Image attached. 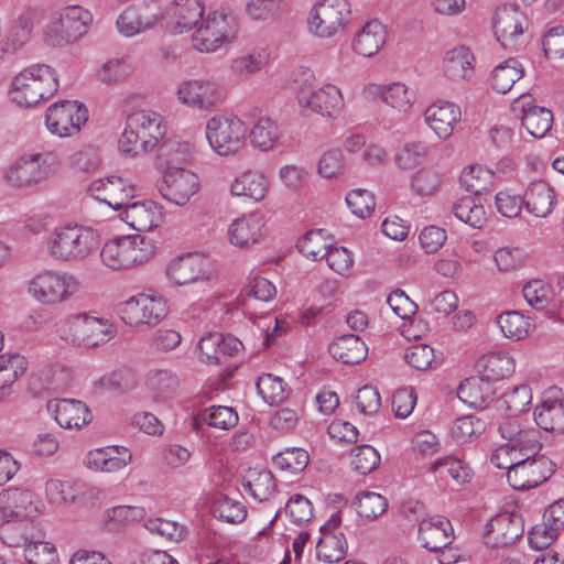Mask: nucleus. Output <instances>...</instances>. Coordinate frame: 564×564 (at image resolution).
I'll list each match as a JSON object with an SVG mask.
<instances>
[{
  "label": "nucleus",
  "instance_id": "obj_1",
  "mask_svg": "<svg viewBox=\"0 0 564 564\" xmlns=\"http://www.w3.org/2000/svg\"><path fill=\"white\" fill-rule=\"evenodd\" d=\"M46 252L57 262L79 263L94 256L100 237L91 227L67 224L55 227L45 240Z\"/></svg>",
  "mask_w": 564,
  "mask_h": 564
},
{
  "label": "nucleus",
  "instance_id": "obj_2",
  "mask_svg": "<svg viewBox=\"0 0 564 564\" xmlns=\"http://www.w3.org/2000/svg\"><path fill=\"white\" fill-rule=\"evenodd\" d=\"M292 89L304 112L336 118L344 109L345 102L340 89L332 84L318 87L314 72L310 68L301 67L294 72Z\"/></svg>",
  "mask_w": 564,
  "mask_h": 564
},
{
  "label": "nucleus",
  "instance_id": "obj_3",
  "mask_svg": "<svg viewBox=\"0 0 564 564\" xmlns=\"http://www.w3.org/2000/svg\"><path fill=\"white\" fill-rule=\"evenodd\" d=\"M58 89L55 70L45 64L31 65L12 80L10 96L14 104L31 107L52 97Z\"/></svg>",
  "mask_w": 564,
  "mask_h": 564
},
{
  "label": "nucleus",
  "instance_id": "obj_4",
  "mask_svg": "<svg viewBox=\"0 0 564 564\" xmlns=\"http://www.w3.org/2000/svg\"><path fill=\"white\" fill-rule=\"evenodd\" d=\"M162 117L149 110H140L127 118L126 128L119 140L124 155L138 156L151 151L164 135Z\"/></svg>",
  "mask_w": 564,
  "mask_h": 564
},
{
  "label": "nucleus",
  "instance_id": "obj_5",
  "mask_svg": "<svg viewBox=\"0 0 564 564\" xmlns=\"http://www.w3.org/2000/svg\"><path fill=\"white\" fill-rule=\"evenodd\" d=\"M154 253L155 245L152 239L142 235H130L107 241L100 251V258L106 267L122 270L148 262Z\"/></svg>",
  "mask_w": 564,
  "mask_h": 564
},
{
  "label": "nucleus",
  "instance_id": "obj_6",
  "mask_svg": "<svg viewBox=\"0 0 564 564\" xmlns=\"http://www.w3.org/2000/svg\"><path fill=\"white\" fill-rule=\"evenodd\" d=\"M206 139L219 156H235L246 145L248 127L235 115H216L206 123Z\"/></svg>",
  "mask_w": 564,
  "mask_h": 564
},
{
  "label": "nucleus",
  "instance_id": "obj_7",
  "mask_svg": "<svg viewBox=\"0 0 564 564\" xmlns=\"http://www.w3.org/2000/svg\"><path fill=\"white\" fill-rule=\"evenodd\" d=\"M79 290L80 282L74 274L57 270H42L28 283L29 294L43 305L67 302Z\"/></svg>",
  "mask_w": 564,
  "mask_h": 564
},
{
  "label": "nucleus",
  "instance_id": "obj_8",
  "mask_svg": "<svg viewBox=\"0 0 564 564\" xmlns=\"http://www.w3.org/2000/svg\"><path fill=\"white\" fill-rule=\"evenodd\" d=\"M238 32V18L230 9H218L207 15L193 34V45L199 52L212 53L231 42Z\"/></svg>",
  "mask_w": 564,
  "mask_h": 564
},
{
  "label": "nucleus",
  "instance_id": "obj_9",
  "mask_svg": "<svg viewBox=\"0 0 564 564\" xmlns=\"http://www.w3.org/2000/svg\"><path fill=\"white\" fill-rule=\"evenodd\" d=\"M527 457L522 464L507 471L510 486L517 490L535 488L545 482L554 473L555 464L544 455H538L542 445L538 440H525Z\"/></svg>",
  "mask_w": 564,
  "mask_h": 564
},
{
  "label": "nucleus",
  "instance_id": "obj_10",
  "mask_svg": "<svg viewBox=\"0 0 564 564\" xmlns=\"http://www.w3.org/2000/svg\"><path fill=\"white\" fill-rule=\"evenodd\" d=\"M58 164L59 160L53 152L23 156L8 169L6 180L13 187L31 186L53 175Z\"/></svg>",
  "mask_w": 564,
  "mask_h": 564
},
{
  "label": "nucleus",
  "instance_id": "obj_11",
  "mask_svg": "<svg viewBox=\"0 0 564 564\" xmlns=\"http://www.w3.org/2000/svg\"><path fill=\"white\" fill-rule=\"evenodd\" d=\"M351 14L348 0H319L308 18V30L315 36L329 39L343 31Z\"/></svg>",
  "mask_w": 564,
  "mask_h": 564
},
{
  "label": "nucleus",
  "instance_id": "obj_12",
  "mask_svg": "<svg viewBox=\"0 0 564 564\" xmlns=\"http://www.w3.org/2000/svg\"><path fill=\"white\" fill-rule=\"evenodd\" d=\"M93 21L91 13L80 6H67L58 13V19L46 34L53 46H66L84 36Z\"/></svg>",
  "mask_w": 564,
  "mask_h": 564
},
{
  "label": "nucleus",
  "instance_id": "obj_13",
  "mask_svg": "<svg viewBox=\"0 0 564 564\" xmlns=\"http://www.w3.org/2000/svg\"><path fill=\"white\" fill-rule=\"evenodd\" d=\"M112 335L108 321L79 313L68 318L63 339L74 346L93 348L107 343Z\"/></svg>",
  "mask_w": 564,
  "mask_h": 564
},
{
  "label": "nucleus",
  "instance_id": "obj_14",
  "mask_svg": "<svg viewBox=\"0 0 564 564\" xmlns=\"http://www.w3.org/2000/svg\"><path fill=\"white\" fill-rule=\"evenodd\" d=\"M117 312L127 325L154 326L166 315L167 306L162 296L141 293L120 303Z\"/></svg>",
  "mask_w": 564,
  "mask_h": 564
},
{
  "label": "nucleus",
  "instance_id": "obj_15",
  "mask_svg": "<svg viewBox=\"0 0 564 564\" xmlns=\"http://www.w3.org/2000/svg\"><path fill=\"white\" fill-rule=\"evenodd\" d=\"M88 120L87 109L78 101L62 100L48 107L45 113L47 130L59 138L72 137Z\"/></svg>",
  "mask_w": 564,
  "mask_h": 564
},
{
  "label": "nucleus",
  "instance_id": "obj_16",
  "mask_svg": "<svg viewBox=\"0 0 564 564\" xmlns=\"http://www.w3.org/2000/svg\"><path fill=\"white\" fill-rule=\"evenodd\" d=\"M173 159L167 161L159 191L163 198L177 205H186L199 189L197 174L183 167L173 166Z\"/></svg>",
  "mask_w": 564,
  "mask_h": 564
},
{
  "label": "nucleus",
  "instance_id": "obj_17",
  "mask_svg": "<svg viewBox=\"0 0 564 564\" xmlns=\"http://www.w3.org/2000/svg\"><path fill=\"white\" fill-rule=\"evenodd\" d=\"M213 272L210 259L196 252L174 258L170 261L165 270L169 281L177 286L209 280Z\"/></svg>",
  "mask_w": 564,
  "mask_h": 564
},
{
  "label": "nucleus",
  "instance_id": "obj_18",
  "mask_svg": "<svg viewBox=\"0 0 564 564\" xmlns=\"http://www.w3.org/2000/svg\"><path fill=\"white\" fill-rule=\"evenodd\" d=\"M87 191L93 198L115 210L123 209L135 195V186L119 175L96 180L90 183Z\"/></svg>",
  "mask_w": 564,
  "mask_h": 564
},
{
  "label": "nucleus",
  "instance_id": "obj_19",
  "mask_svg": "<svg viewBox=\"0 0 564 564\" xmlns=\"http://www.w3.org/2000/svg\"><path fill=\"white\" fill-rule=\"evenodd\" d=\"M492 25L495 35L505 48H516L527 26V18L516 4H502L497 8Z\"/></svg>",
  "mask_w": 564,
  "mask_h": 564
},
{
  "label": "nucleus",
  "instance_id": "obj_20",
  "mask_svg": "<svg viewBox=\"0 0 564 564\" xmlns=\"http://www.w3.org/2000/svg\"><path fill=\"white\" fill-rule=\"evenodd\" d=\"M177 99L189 108L210 111L221 102L218 85L209 79H189L178 85Z\"/></svg>",
  "mask_w": 564,
  "mask_h": 564
},
{
  "label": "nucleus",
  "instance_id": "obj_21",
  "mask_svg": "<svg viewBox=\"0 0 564 564\" xmlns=\"http://www.w3.org/2000/svg\"><path fill=\"white\" fill-rule=\"evenodd\" d=\"M163 18L162 8L156 0L127 8L117 19L120 33L133 36L154 26Z\"/></svg>",
  "mask_w": 564,
  "mask_h": 564
},
{
  "label": "nucleus",
  "instance_id": "obj_22",
  "mask_svg": "<svg viewBox=\"0 0 564 564\" xmlns=\"http://www.w3.org/2000/svg\"><path fill=\"white\" fill-rule=\"evenodd\" d=\"M41 507V500L31 490L8 488L0 492V513L4 518L31 519Z\"/></svg>",
  "mask_w": 564,
  "mask_h": 564
},
{
  "label": "nucleus",
  "instance_id": "obj_23",
  "mask_svg": "<svg viewBox=\"0 0 564 564\" xmlns=\"http://www.w3.org/2000/svg\"><path fill=\"white\" fill-rule=\"evenodd\" d=\"M524 532L522 517L502 513L486 525L487 543L494 547H506L519 540Z\"/></svg>",
  "mask_w": 564,
  "mask_h": 564
},
{
  "label": "nucleus",
  "instance_id": "obj_24",
  "mask_svg": "<svg viewBox=\"0 0 564 564\" xmlns=\"http://www.w3.org/2000/svg\"><path fill=\"white\" fill-rule=\"evenodd\" d=\"M46 409L54 416L57 424L64 429H80L91 420L89 409L78 400H50Z\"/></svg>",
  "mask_w": 564,
  "mask_h": 564
},
{
  "label": "nucleus",
  "instance_id": "obj_25",
  "mask_svg": "<svg viewBox=\"0 0 564 564\" xmlns=\"http://www.w3.org/2000/svg\"><path fill=\"white\" fill-rule=\"evenodd\" d=\"M132 460L130 451L123 446H106L89 451L85 458L88 469L115 473L127 467Z\"/></svg>",
  "mask_w": 564,
  "mask_h": 564
},
{
  "label": "nucleus",
  "instance_id": "obj_26",
  "mask_svg": "<svg viewBox=\"0 0 564 564\" xmlns=\"http://www.w3.org/2000/svg\"><path fill=\"white\" fill-rule=\"evenodd\" d=\"M122 210V220L137 231H150L163 221L162 207L152 200L129 202Z\"/></svg>",
  "mask_w": 564,
  "mask_h": 564
},
{
  "label": "nucleus",
  "instance_id": "obj_27",
  "mask_svg": "<svg viewBox=\"0 0 564 564\" xmlns=\"http://www.w3.org/2000/svg\"><path fill=\"white\" fill-rule=\"evenodd\" d=\"M45 534L32 519L6 521L0 525V540L9 547H26L32 541L44 539Z\"/></svg>",
  "mask_w": 564,
  "mask_h": 564
},
{
  "label": "nucleus",
  "instance_id": "obj_28",
  "mask_svg": "<svg viewBox=\"0 0 564 564\" xmlns=\"http://www.w3.org/2000/svg\"><path fill=\"white\" fill-rule=\"evenodd\" d=\"M453 527L448 519L442 516L424 518L419 527V539L423 547L437 552L446 549L453 540Z\"/></svg>",
  "mask_w": 564,
  "mask_h": 564
},
{
  "label": "nucleus",
  "instance_id": "obj_29",
  "mask_svg": "<svg viewBox=\"0 0 564 564\" xmlns=\"http://www.w3.org/2000/svg\"><path fill=\"white\" fill-rule=\"evenodd\" d=\"M460 115V109L455 104L437 101L426 108L424 120L438 138L446 139L452 135Z\"/></svg>",
  "mask_w": 564,
  "mask_h": 564
},
{
  "label": "nucleus",
  "instance_id": "obj_30",
  "mask_svg": "<svg viewBox=\"0 0 564 564\" xmlns=\"http://www.w3.org/2000/svg\"><path fill=\"white\" fill-rule=\"evenodd\" d=\"M263 225L262 217L254 213L235 219L228 228L230 243L238 248L257 243L262 237Z\"/></svg>",
  "mask_w": 564,
  "mask_h": 564
},
{
  "label": "nucleus",
  "instance_id": "obj_31",
  "mask_svg": "<svg viewBox=\"0 0 564 564\" xmlns=\"http://www.w3.org/2000/svg\"><path fill=\"white\" fill-rule=\"evenodd\" d=\"M475 57L466 46H457L445 53L443 58L444 76L455 83L468 80L475 72Z\"/></svg>",
  "mask_w": 564,
  "mask_h": 564
},
{
  "label": "nucleus",
  "instance_id": "obj_32",
  "mask_svg": "<svg viewBox=\"0 0 564 564\" xmlns=\"http://www.w3.org/2000/svg\"><path fill=\"white\" fill-rule=\"evenodd\" d=\"M204 13V8L199 0H174L167 14L174 22V32L183 33L197 25Z\"/></svg>",
  "mask_w": 564,
  "mask_h": 564
},
{
  "label": "nucleus",
  "instance_id": "obj_33",
  "mask_svg": "<svg viewBox=\"0 0 564 564\" xmlns=\"http://www.w3.org/2000/svg\"><path fill=\"white\" fill-rule=\"evenodd\" d=\"M329 354L338 361L355 365L362 361L368 354V347L359 336L347 334L335 338L329 345Z\"/></svg>",
  "mask_w": 564,
  "mask_h": 564
},
{
  "label": "nucleus",
  "instance_id": "obj_34",
  "mask_svg": "<svg viewBox=\"0 0 564 564\" xmlns=\"http://www.w3.org/2000/svg\"><path fill=\"white\" fill-rule=\"evenodd\" d=\"M268 186V180L264 174L257 171H246L232 181L230 194L260 202L267 195Z\"/></svg>",
  "mask_w": 564,
  "mask_h": 564
},
{
  "label": "nucleus",
  "instance_id": "obj_35",
  "mask_svg": "<svg viewBox=\"0 0 564 564\" xmlns=\"http://www.w3.org/2000/svg\"><path fill=\"white\" fill-rule=\"evenodd\" d=\"M384 42V25L378 20H371L356 34L352 47L357 54L370 57L379 52Z\"/></svg>",
  "mask_w": 564,
  "mask_h": 564
},
{
  "label": "nucleus",
  "instance_id": "obj_36",
  "mask_svg": "<svg viewBox=\"0 0 564 564\" xmlns=\"http://www.w3.org/2000/svg\"><path fill=\"white\" fill-rule=\"evenodd\" d=\"M554 192L544 181L532 182L522 198L529 213L546 217L554 206Z\"/></svg>",
  "mask_w": 564,
  "mask_h": 564
},
{
  "label": "nucleus",
  "instance_id": "obj_37",
  "mask_svg": "<svg viewBox=\"0 0 564 564\" xmlns=\"http://www.w3.org/2000/svg\"><path fill=\"white\" fill-rule=\"evenodd\" d=\"M534 421L544 431L564 433V400H544L534 411Z\"/></svg>",
  "mask_w": 564,
  "mask_h": 564
},
{
  "label": "nucleus",
  "instance_id": "obj_38",
  "mask_svg": "<svg viewBox=\"0 0 564 564\" xmlns=\"http://www.w3.org/2000/svg\"><path fill=\"white\" fill-rule=\"evenodd\" d=\"M373 88V95L379 96L387 106L400 113L409 112L414 104V93L403 83L398 82Z\"/></svg>",
  "mask_w": 564,
  "mask_h": 564
},
{
  "label": "nucleus",
  "instance_id": "obj_39",
  "mask_svg": "<svg viewBox=\"0 0 564 564\" xmlns=\"http://www.w3.org/2000/svg\"><path fill=\"white\" fill-rule=\"evenodd\" d=\"M3 334L0 332V390H8L28 368V361L19 352H2Z\"/></svg>",
  "mask_w": 564,
  "mask_h": 564
},
{
  "label": "nucleus",
  "instance_id": "obj_40",
  "mask_svg": "<svg viewBox=\"0 0 564 564\" xmlns=\"http://www.w3.org/2000/svg\"><path fill=\"white\" fill-rule=\"evenodd\" d=\"M477 367L489 381L500 380L514 372L516 362L508 352L495 351L480 357Z\"/></svg>",
  "mask_w": 564,
  "mask_h": 564
},
{
  "label": "nucleus",
  "instance_id": "obj_41",
  "mask_svg": "<svg viewBox=\"0 0 564 564\" xmlns=\"http://www.w3.org/2000/svg\"><path fill=\"white\" fill-rule=\"evenodd\" d=\"M458 397L471 408H484L492 399L490 381L484 376L468 378L459 384Z\"/></svg>",
  "mask_w": 564,
  "mask_h": 564
},
{
  "label": "nucleus",
  "instance_id": "obj_42",
  "mask_svg": "<svg viewBox=\"0 0 564 564\" xmlns=\"http://www.w3.org/2000/svg\"><path fill=\"white\" fill-rule=\"evenodd\" d=\"M249 137L253 148L260 151H270L275 148L281 132L274 120L261 117L253 123Z\"/></svg>",
  "mask_w": 564,
  "mask_h": 564
},
{
  "label": "nucleus",
  "instance_id": "obj_43",
  "mask_svg": "<svg viewBox=\"0 0 564 564\" xmlns=\"http://www.w3.org/2000/svg\"><path fill=\"white\" fill-rule=\"evenodd\" d=\"M523 75L524 70L519 61L509 58L494 68L491 86L497 93L507 94Z\"/></svg>",
  "mask_w": 564,
  "mask_h": 564
},
{
  "label": "nucleus",
  "instance_id": "obj_44",
  "mask_svg": "<svg viewBox=\"0 0 564 564\" xmlns=\"http://www.w3.org/2000/svg\"><path fill=\"white\" fill-rule=\"evenodd\" d=\"M522 124L524 128L534 138L544 137L552 128L553 115L551 110L538 106L528 107L527 104H522Z\"/></svg>",
  "mask_w": 564,
  "mask_h": 564
},
{
  "label": "nucleus",
  "instance_id": "obj_45",
  "mask_svg": "<svg viewBox=\"0 0 564 564\" xmlns=\"http://www.w3.org/2000/svg\"><path fill=\"white\" fill-rule=\"evenodd\" d=\"M347 541L344 534L335 535L324 532L316 545L317 556L325 563H338L347 553Z\"/></svg>",
  "mask_w": 564,
  "mask_h": 564
},
{
  "label": "nucleus",
  "instance_id": "obj_46",
  "mask_svg": "<svg viewBox=\"0 0 564 564\" xmlns=\"http://www.w3.org/2000/svg\"><path fill=\"white\" fill-rule=\"evenodd\" d=\"M532 401V392L529 386L520 384L506 392L498 400V409H505L509 416H516L528 410Z\"/></svg>",
  "mask_w": 564,
  "mask_h": 564
},
{
  "label": "nucleus",
  "instance_id": "obj_47",
  "mask_svg": "<svg viewBox=\"0 0 564 564\" xmlns=\"http://www.w3.org/2000/svg\"><path fill=\"white\" fill-rule=\"evenodd\" d=\"M522 293L528 304L536 311L547 308L554 300L553 288L540 279L525 283Z\"/></svg>",
  "mask_w": 564,
  "mask_h": 564
},
{
  "label": "nucleus",
  "instance_id": "obj_48",
  "mask_svg": "<svg viewBox=\"0 0 564 564\" xmlns=\"http://www.w3.org/2000/svg\"><path fill=\"white\" fill-rule=\"evenodd\" d=\"M452 212L458 220L474 228H480L486 220L482 205L477 203L473 196H467L456 202L452 207Z\"/></svg>",
  "mask_w": 564,
  "mask_h": 564
},
{
  "label": "nucleus",
  "instance_id": "obj_49",
  "mask_svg": "<svg viewBox=\"0 0 564 564\" xmlns=\"http://www.w3.org/2000/svg\"><path fill=\"white\" fill-rule=\"evenodd\" d=\"M497 323L505 337L520 340L523 339L530 328L529 318L517 311H509L497 317Z\"/></svg>",
  "mask_w": 564,
  "mask_h": 564
},
{
  "label": "nucleus",
  "instance_id": "obj_50",
  "mask_svg": "<svg viewBox=\"0 0 564 564\" xmlns=\"http://www.w3.org/2000/svg\"><path fill=\"white\" fill-rule=\"evenodd\" d=\"M430 470L433 473L440 471L441 475L446 473L459 485L469 482L471 479L469 466L464 460L454 456L438 458L431 465Z\"/></svg>",
  "mask_w": 564,
  "mask_h": 564
},
{
  "label": "nucleus",
  "instance_id": "obj_51",
  "mask_svg": "<svg viewBox=\"0 0 564 564\" xmlns=\"http://www.w3.org/2000/svg\"><path fill=\"white\" fill-rule=\"evenodd\" d=\"M329 243L324 237V229L311 230L297 242L299 251L306 258L316 261L327 254Z\"/></svg>",
  "mask_w": 564,
  "mask_h": 564
},
{
  "label": "nucleus",
  "instance_id": "obj_52",
  "mask_svg": "<svg viewBox=\"0 0 564 564\" xmlns=\"http://www.w3.org/2000/svg\"><path fill=\"white\" fill-rule=\"evenodd\" d=\"M354 505L358 514L365 519L378 518L388 507L387 499L373 491H364L357 495Z\"/></svg>",
  "mask_w": 564,
  "mask_h": 564
},
{
  "label": "nucleus",
  "instance_id": "obj_53",
  "mask_svg": "<svg viewBox=\"0 0 564 564\" xmlns=\"http://www.w3.org/2000/svg\"><path fill=\"white\" fill-rule=\"evenodd\" d=\"M492 180L494 173L481 165H470L460 175L462 184L468 192L476 195L487 191L492 184Z\"/></svg>",
  "mask_w": 564,
  "mask_h": 564
},
{
  "label": "nucleus",
  "instance_id": "obj_54",
  "mask_svg": "<svg viewBox=\"0 0 564 564\" xmlns=\"http://www.w3.org/2000/svg\"><path fill=\"white\" fill-rule=\"evenodd\" d=\"M427 147L423 142H409L400 148L394 155V163L402 171L420 165L426 158Z\"/></svg>",
  "mask_w": 564,
  "mask_h": 564
},
{
  "label": "nucleus",
  "instance_id": "obj_55",
  "mask_svg": "<svg viewBox=\"0 0 564 564\" xmlns=\"http://www.w3.org/2000/svg\"><path fill=\"white\" fill-rule=\"evenodd\" d=\"M214 513L229 523L242 522L247 517L246 506L236 499L220 495L215 499Z\"/></svg>",
  "mask_w": 564,
  "mask_h": 564
},
{
  "label": "nucleus",
  "instance_id": "obj_56",
  "mask_svg": "<svg viewBox=\"0 0 564 564\" xmlns=\"http://www.w3.org/2000/svg\"><path fill=\"white\" fill-rule=\"evenodd\" d=\"M148 386L161 395L173 394L180 384V378L171 369H153L147 376Z\"/></svg>",
  "mask_w": 564,
  "mask_h": 564
},
{
  "label": "nucleus",
  "instance_id": "obj_57",
  "mask_svg": "<svg viewBox=\"0 0 564 564\" xmlns=\"http://www.w3.org/2000/svg\"><path fill=\"white\" fill-rule=\"evenodd\" d=\"M308 462V453L300 447L288 448L273 457V464L276 468L293 474L304 470Z\"/></svg>",
  "mask_w": 564,
  "mask_h": 564
},
{
  "label": "nucleus",
  "instance_id": "obj_58",
  "mask_svg": "<svg viewBox=\"0 0 564 564\" xmlns=\"http://www.w3.org/2000/svg\"><path fill=\"white\" fill-rule=\"evenodd\" d=\"M257 390L269 404H279L286 398L283 380L271 373H264L257 380Z\"/></svg>",
  "mask_w": 564,
  "mask_h": 564
},
{
  "label": "nucleus",
  "instance_id": "obj_59",
  "mask_svg": "<svg viewBox=\"0 0 564 564\" xmlns=\"http://www.w3.org/2000/svg\"><path fill=\"white\" fill-rule=\"evenodd\" d=\"M243 487L259 501L269 500L275 492L274 477L267 469L257 473L253 478L243 484Z\"/></svg>",
  "mask_w": 564,
  "mask_h": 564
},
{
  "label": "nucleus",
  "instance_id": "obj_60",
  "mask_svg": "<svg viewBox=\"0 0 564 564\" xmlns=\"http://www.w3.org/2000/svg\"><path fill=\"white\" fill-rule=\"evenodd\" d=\"M486 430V423L476 415H466L457 419L451 433L458 443H465L469 438L480 435Z\"/></svg>",
  "mask_w": 564,
  "mask_h": 564
},
{
  "label": "nucleus",
  "instance_id": "obj_61",
  "mask_svg": "<svg viewBox=\"0 0 564 564\" xmlns=\"http://www.w3.org/2000/svg\"><path fill=\"white\" fill-rule=\"evenodd\" d=\"M202 419L210 426L230 430L238 423V414L234 408L213 405L202 413Z\"/></svg>",
  "mask_w": 564,
  "mask_h": 564
},
{
  "label": "nucleus",
  "instance_id": "obj_62",
  "mask_svg": "<svg viewBox=\"0 0 564 564\" xmlns=\"http://www.w3.org/2000/svg\"><path fill=\"white\" fill-rule=\"evenodd\" d=\"M441 185V176L433 169H421L411 178V189L417 196H431Z\"/></svg>",
  "mask_w": 564,
  "mask_h": 564
},
{
  "label": "nucleus",
  "instance_id": "obj_63",
  "mask_svg": "<svg viewBox=\"0 0 564 564\" xmlns=\"http://www.w3.org/2000/svg\"><path fill=\"white\" fill-rule=\"evenodd\" d=\"M24 558L28 564H55L57 552L53 544L40 541H32L24 550Z\"/></svg>",
  "mask_w": 564,
  "mask_h": 564
},
{
  "label": "nucleus",
  "instance_id": "obj_64",
  "mask_svg": "<svg viewBox=\"0 0 564 564\" xmlns=\"http://www.w3.org/2000/svg\"><path fill=\"white\" fill-rule=\"evenodd\" d=\"M379 453L370 445L356 446L351 452V466L361 475H367L378 467Z\"/></svg>",
  "mask_w": 564,
  "mask_h": 564
}]
</instances>
